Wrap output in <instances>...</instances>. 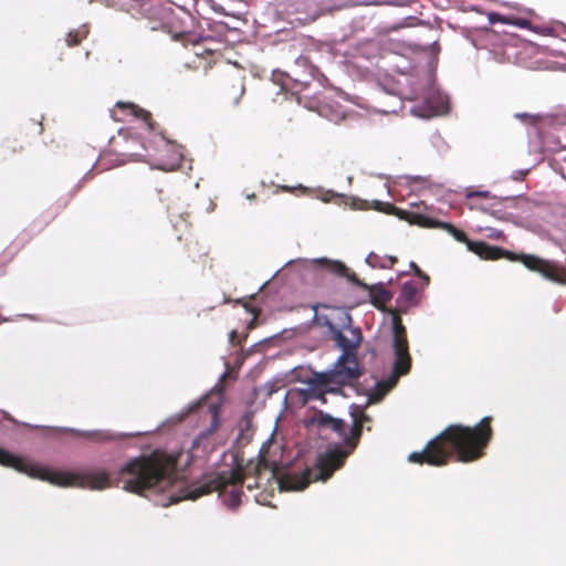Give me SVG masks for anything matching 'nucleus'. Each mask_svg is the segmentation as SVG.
I'll return each mask as SVG.
<instances>
[{
    "mask_svg": "<svg viewBox=\"0 0 566 566\" xmlns=\"http://www.w3.org/2000/svg\"><path fill=\"white\" fill-rule=\"evenodd\" d=\"M344 447L334 446L328 448L317 457L314 468L305 469L302 473H282L276 463L268 461L264 457L256 462L251 460L245 465L239 457H234L232 469L221 471L203 482L182 484L177 494L169 495L168 504H176L182 500H197L202 495L218 491L223 496L224 503L229 507L235 509L241 503L244 480L249 476L254 478V482L247 485L248 490L259 488V480L263 471L270 472L269 480L275 479L281 491H301L311 482L326 481L344 465L348 455L355 450L345 444Z\"/></svg>",
    "mask_w": 566,
    "mask_h": 566,
    "instance_id": "1",
    "label": "nucleus"
},
{
    "mask_svg": "<svg viewBox=\"0 0 566 566\" xmlns=\"http://www.w3.org/2000/svg\"><path fill=\"white\" fill-rule=\"evenodd\" d=\"M492 417L488 416L474 427L450 424L430 440L420 452H412L408 460L417 464L446 465L455 454L461 462H472L483 457L493 436Z\"/></svg>",
    "mask_w": 566,
    "mask_h": 566,
    "instance_id": "2",
    "label": "nucleus"
},
{
    "mask_svg": "<svg viewBox=\"0 0 566 566\" xmlns=\"http://www.w3.org/2000/svg\"><path fill=\"white\" fill-rule=\"evenodd\" d=\"M179 455L163 450L130 459L119 470V481L127 492L144 494L150 489L164 490L176 482Z\"/></svg>",
    "mask_w": 566,
    "mask_h": 566,
    "instance_id": "3",
    "label": "nucleus"
},
{
    "mask_svg": "<svg viewBox=\"0 0 566 566\" xmlns=\"http://www.w3.org/2000/svg\"><path fill=\"white\" fill-rule=\"evenodd\" d=\"M421 297V292L413 282H405L396 298V307L388 310V314L391 315L395 360L391 375L387 379L377 382V392L373 396L376 400L387 395L397 385L398 379L411 369L412 359L409 353L407 328L402 323L401 315L420 305Z\"/></svg>",
    "mask_w": 566,
    "mask_h": 566,
    "instance_id": "4",
    "label": "nucleus"
},
{
    "mask_svg": "<svg viewBox=\"0 0 566 566\" xmlns=\"http://www.w3.org/2000/svg\"><path fill=\"white\" fill-rule=\"evenodd\" d=\"M0 464L15 469L31 478L49 481L59 486H81L92 490H103L111 486L109 474L105 471H92L82 474L51 471L34 464L0 448Z\"/></svg>",
    "mask_w": 566,
    "mask_h": 566,
    "instance_id": "5",
    "label": "nucleus"
},
{
    "mask_svg": "<svg viewBox=\"0 0 566 566\" xmlns=\"http://www.w3.org/2000/svg\"><path fill=\"white\" fill-rule=\"evenodd\" d=\"M0 464L15 469L31 478L49 481L59 486H81L92 490H103L111 486L109 474L105 471H92L82 474L51 471L34 464L0 448Z\"/></svg>",
    "mask_w": 566,
    "mask_h": 566,
    "instance_id": "6",
    "label": "nucleus"
},
{
    "mask_svg": "<svg viewBox=\"0 0 566 566\" xmlns=\"http://www.w3.org/2000/svg\"><path fill=\"white\" fill-rule=\"evenodd\" d=\"M350 206L354 209L359 210H369L374 209L379 212H384L386 214H392L399 218L400 220H405L409 222L410 224H415L421 228H437L446 230L449 234H451L457 241L465 243L469 248V243H474L475 241L469 240L468 235L457 227H454L452 223L439 221L436 219H432L423 213H420L418 211H408L403 210L401 208H398L394 206L390 202H384L380 200H364L360 198L352 197L350 198Z\"/></svg>",
    "mask_w": 566,
    "mask_h": 566,
    "instance_id": "7",
    "label": "nucleus"
},
{
    "mask_svg": "<svg viewBox=\"0 0 566 566\" xmlns=\"http://www.w3.org/2000/svg\"><path fill=\"white\" fill-rule=\"evenodd\" d=\"M315 263L319 264L326 271L340 276L346 277L352 284L366 290L368 292L370 303L378 310L388 313L390 307L387 304L392 298V293L386 289L384 283H377L369 285L363 282L357 275L352 272L343 262L328 260L326 258L315 260Z\"/></svg>",
    "mask_w": 566,
    "mask_h": 566,
    "instance_id": "8",
    "label": "nucleus"
},
{
    "mask_svg": "<svg viewBox=\"0 0 566 566\" xmlns=\"http://www.w3.org/2000/svg\"><path fill=\"white\" fill-rule=\"evenodd\" d=\"M361 376L357 354H342L332 370L317 374V381L323 387L353 385Z\"/></svg>",
    "mask_w": 566,
    "mask_h": 566,
    "instance_id": "9",
    "label": "nucleus"
},
{
    "mask_svg": "<svg viewBox=\"0 0 566 566\" xmlns=\"http://www.w3.org/2000/svg\"><path fill=\"white\" fill-rule=\"evenodd\" d=\"M469 251L475 253L484 260H499L501 258H505L510 261L521 262L526 269L533 272H537L541 275L544 269V263L546 262V259L539 258L537 255L525 253L517 254L503 250L499 247H492L483 241L469 243Z\"/></svg>",
    "mask_w": 566,
    "mask_h": 566,
    "instance_id": "10",
    "label": "nucleus"
},
{
    "mask_svg": "<svg viewBox=\"0 0 566 566\" xmlns=\"http://www.w3.org/2000/svg\"><path fill=\"white\" fill-rule=\"evenodd\" d=\"M336 315L339 326L331 334V338L343 354H357V348L363 340L360 329L352 326V317L347 312H338Z\"/></svg>",
    "mask_w": 566,
    "mask_h": 566,
    "instance_id": "11",
    "label": "nucleus"
},
{
    "mask_svg": "<svg viewBox=\"0 0 566 566\" xmlns=\"http://www.w3.org/2000/svg\"><path fill=\"white\" fill-rule=\"evenodd\" d=\"M218 91L226 103L238 105L245 92L244 76L239 71L229 69L220 75Z\"/></svg>",
    "mask_w": 566,
    "mask_h": 566,
    "instance_id": "12",
    "label": "nucleus"
},
{
    "mask_svg": "<svg viewBox=\"0 0 566 566\" xmlns=\"http://www.w3.org/2000/svg\"><path fill=\"white\" fill-rule=\"evenodd\" d=\"M129 116L142 119L149 129H153L151 114L134 103L117 102L112 109V117L116 122H125Z\"/></svg>",
    "mask_w": 566,
    "mask_h": 566,
    "instance_id": "13",
    "label": "nucleus"
},
{
    "mask_svg": "<svg viewBox=\"0 0 566 566\" xmlns=\"http://www.w3.org/2000/svg\"><path fill=\"white\" fill-rule=\"evenodd\" d=\"M350 416L353 418V426L350 433L345 437L344 443L346 447L356 449L359 443L364 424L371 421V418L364 411L361 406L352 405Z\"/></svg>",
    "mask_w": 566,
    "mask_h": 566,
    "instance_id": "14",
    "label": "nucleus"
},
{
    "mask_svg": "<svg viewBox=\"0 0 566 566\" xmlns=\"http://www.w3.org/2000/svg\"><path fill=\"white\" fill-rule=\"evenodd\" d=\"M122 7L135 19H151L153 17V0H127L122 2Z\"/></svg>",
    "mask_w": 566,
    "mask_h": 566,
    "instance_id": "15",
    "label": "nucleus"
},
{
    "mask_svg": "<svg viewBox=\"0 0 566 566\" xmlns=\"http://www.w3.org/2000/svg\"><path fill=\"white\" fill-rule=\"evenodd\" d=\"M313 423H316L319 428H329L334 432L338 433L339 436L345 439L346 434V424L342 419L334 418L327 413H324L322 411L315 413V416L312 419Z\"/></svg>",
    "mask_w": 566,
    "mask_h": 566,
    "instance_id": "16",
    "label": "nucleus"
},
{
    "mask_svg": "<svg viewBox=\"0 0 566 566\" xmlns=\"http://www.w3.org/2000/svg\"><path fill=\"white\" fill-rule=\"evenodd\" d=\"M542 276L554 283L566 285V265L546 260Z\"/></svg>",
    "mask_w": 566,
    "mask_h": 566,
    "instance_id": "17",
    "label": "nucleus"
},
{
    "mask_svg": "<svg viewBox=\"0 0 566 566\" xmlns=\"http://www.w3.org/2000/svg\"><path fill=\"white\" fill-rule=\"evenodd\" d=\"M355 52L357 56L373 60L381 56L382 48L378 40L366 39L356 44Z\"/></svg>",
    "mask_w": 566,
    "mask_h": 566,
    "instance_id": "18",
    "label": "nucleus"
},
{
    "mask_svg": "<svg viewBox=\"0 0 566 566\" xmlns=\"http://www.w3.org/2000/svg\"><path fill=\"white\" fill-rule=\"evenodd\" d=\"M398 262L397 256L394 255H380L376 252H370L366 256V263L373 269H392Z\"/></svg>",
    "mask_w": 566,
    "mask_h": 566,
    "instance_id": "19",
    "label": "nucleus"
},
{
    "mask_svg": "<svg viewBox=\"0 0 566 566\" xmlns=\"http://www.w3.org/2000/svg\"><path fill=\"white\" fill-rule=\"evenodd\" d=\"M314 311L317 310V305H313ZM338 310H333L329 315L326 314H318L315 312L313 322L315 325L321 327H327L331 332V334L339 326V321H337Z\"/></svg>",
    "mask_w": 566,
    "mask_h": 566,
    "instance_id": "20",
    "label": "nucleus"
},
{
    "mask_svg": "<svg viewBox=\"0 0 566 566\" xmlns=\"http://www.w3.org/2000/svg\"><path fill=\"white\" fill-rule=\"evenodd\" d=\"M337 389L338 388H335L333 386H329V387L321 386L317 381V376H316L315 379L310 382V388L305 391L304 399L306 402H308L311 400H315V399H321V400L325 401L324 391L327 390V391L335 392V391H337Z\"/></svg>",
    "mask_w": 566,
    "mask_h": 566,
    "instance_id": "21",
    "label": "nucleus"
},
{
    "mask_svg": "<svg viewBox=\"0 0 566 566\" xmlns=\"http://www.w3.org/2000/svg\"><path fill=\"white\" fill-rule=\"evenodd\" d=\"M88 31L85 29L72 30L66 34L65 42L70 48L78 45L84 39H86Z\"/></svg>",
    "mask_w": 566,
    "mask_h": 566,
    "instance_id": "22",
    "label": "nucleus"
},
{
    "mask_svg": "<svg viewBox=\"0 0 566 566\" xmlns=\"http://www.w3.org/2000/svg\"><path fill=\"white\" fill-rule=\"evenodd\" d=\"M174 39L175 40H181V41H191L192 44H193V54L196 56H202L205 53L212 54L211 50L202 48V45L200 43H198V42H195L191 39V35L188 34V33H177V34L174 35ZM184 43L186 44V42H184Z\"/></svg>",
    "mask_w": 566,
    "mask_h": 566,
    "instance_id": "23",
    "label": "nucleus"
},
{
    "mask_svg": "<svg viewBox=\"0 0 566 566\" xmlns=\"http://www.w3.org/2000/svg\"><path fill=\"white\" fill-rule=\"evenodd\" d=\"M496 17H497V21H500L502 23H506V24H514V25H517L521 28H527L530 24V21L524 20V19H516V20L512 21L511 19H509L506 17H502L500 14H496Z\"/></svg>",
    "mask_w": 566,
    "mask_h": 566,
    "instance_id": "24",
    "label": "nucleus"
},
{
    "mask_svg": "<svg viewBox=\"0 0 566 566\" xmlns=\"http://www.w3.org/2000/svg\"><path fill=\"white\" fill-rule=\"evenodd\" d=\"M410 269L413 271L415 275H417L422 282L423 285L427 286L430 283V277L426 274L415 262H410Z\"/></svg>",
    "mask_w": 566,
    "mask_h": 566,
    "instance_id": "25",
    "label": "nucleus"
},
{
    "mask_svg": "<svg viewBox=\"0 0 566 566\" xmlns=\"http://www.w3.org/2000/svg\"><path fill=\"white\" fill-rule=\"evenodd\" d=\"M237 304H242L248 312L253 313V318L249 322L248 328L252 329L255 327V322L259 315V311H256L254 307L250 306L248 303L242 302L241 300L235 301Z\"/></svg>",
    "mask_w": 566,
    "mask_h": 566,
    "instance_id": "26",
    "label": "nucleus"
},
{
    "mask_svg": "<svg viewBox=\"0 0 566 566\" xmlns=\"http://www.w3.org/2000/svg\"><path fill=\"white\" fill-rule=\"evenodd\" d=\"M22 149H23V146L21 144H19L15 139L9 140L6 146V150L10 154L21 151Z\"/></svg>",
    "mask_w": 566,
    "mask_h": 566,
    "instance_id": "27",
    "label": "nucleus"
},
{
    "mask_svg": "<svg viewBox=\"0 0 566 566\" xmlns=\"http://www.w3.org/2000/svg\"><path fill=\"white\" fill-rule=\"evenodd\" d=\"M467 197L469 199L474 198V197L489 198L490 192L489 191H472V192H469Z\"/></svg>",
    "mask_w": 566,
    "mask_h": 566,
    "instance_id": "28",
    "label": "nucleus"
},
{
    "mask_svg": "<svg viewBox=\"0 0 566 566\" xmlns=\"http://www.w3.org/2000/svg\"><path fill=\"white\" fill-rule=\"evenodd\" d=\"M237 337H238V333H237V331H231V332H230V335H229V338H230V342H231L232 344H235V343H237ZM238 343H240V342L238 340Z\"/></svg>",
    "mask_w": 566,
    "mask_h": 566,
    "instance_id": "29",
    "label": "nucleus"
},
{
    "mask_svg": "<svg viewBox=\"0 0 566 566\" xmlns=\"http://www.w3.org/2000/svg\"><path fill=\"white\" fill-rule=\"evenodd\" d=\"M483 210H484V211H486V212H489L490 214H492V216H494V217L499 218V219H502V220H504V219H505V218H503V217L499 216V211H497V210H490V211H489V210H486V209H483Z\"/></svg>",
    "mask_w": 566,
    "mask_h": 566,
    "instance_id": "30",
    "label": "nucleus"
},
{
    "mask_svg": "<svg viewBox=\"0 0 566 566\" xmlns=\"http://www.w3.org/2000/svg\"><path fill=\"white\" fill-rule=\"evenodd\" d=\"M516 117H517V118L526 119V118H528V117H531V116H530L528 114H526V113H522V114H516Z\"/></svg>",
    "mask_w": 566,
    "mask_h": 566,
    "instance_id": "31",
    "label": "nucleus"
},
{
    "mask_svg": "<svg viewBox=\"0 0 566 566\" xmlns=\"http://www.w3.org/2000/svg\"><path fill=\"white\" fill-rule=\"evenodd\" d=\"M105 439H108V437L104 433H99L98 434V440H105Z\"/></svg>",
    "mask_w": 566,
    "mask_h": 566,
    "instance_id": "32",
    "label": "nucleus"
},
{
    "mask_svg": "<svg viewBox=\"0 0 566 566\" xmlns=\"http://www.w3.org/2000/svg\"><path fill=\"white\" fill-rule=\"evenodd\" d=\"M254 197H255L254 193L248 196L249 199H253Z\"/></svg>",
    "mask_w": 566,
    "mask_h": 566,
    "instance_id": "33",
    "label": "nucleus"
},
{
    "mask_svg": "<svg viewBox=\"0 0 566 566\" xmlns=\"http://www.w3.org/2000/svg\"><path fill=\"white\" fill-rule=\"evenodd\" d=\"M421 203H411V207H419Z\"/></svg>",
    "mask_w": 566,
    "mask_h": 566,
    "instance_id": "34",
    "label": "nucleus"
}]
</instances>
